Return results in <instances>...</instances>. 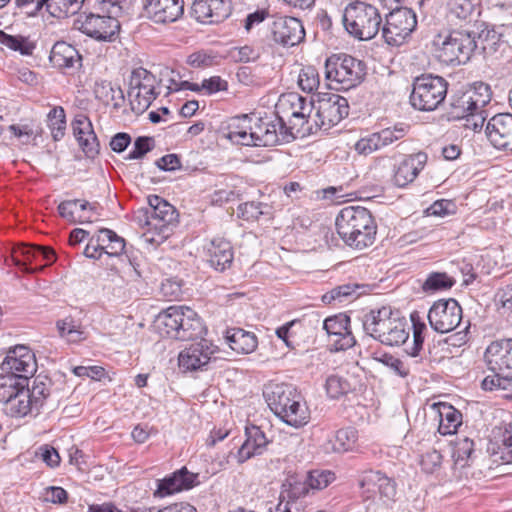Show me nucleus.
Masks as SVG:
<instances>
[{
    "label": "nucleus",
    "mask_w": 512,
    "mask_h": 512,
    "mask_svg": "<svg viewBox=\"0 0 512 512\" xmlns=\"http://www.w3.org/2000/svg\"><path fill=\"white\" fill-rule=\"evenodd\" d=\"M335 225L340 238L351 248L361 250L374 243L377 226L370 211L364 207L342 208Z\"/></svg>",
    "instance_id": "nucleus-1"
},
{
    "label": "nucleus",
    "mask_w": 512,
    "mask_h": 512,
    "mask_svg": "<svg viewBox=\"0 0 512 512\" xmlns=\"http://www.w3.org/2000/svg\"><path fill=\"white\" fill-rule=\"evenodd\" d=\"M435 56L445 64H465L477 51L471 23L436 33L431 41Z\"/></svg>",
    "instance_id": "nucleus-2"
},
{
    "label": "nucleus",
    "mask_w": 512,
    "mask_h": 512,
    "mask_svg": "<svg viewBox=\"0 0 512 512\" xmlns=\"http://www.w3.org/2000/svg\"><path fill=\"white\" fill-rule=\"evenodd\" d=\"M264 397L271 411L284 423L299 428L308 422V408L294 386L284 383L271 385L264 391Z\"/></svg>",
    "instance_id": "nucleus-3"
},
{
    "label": "nucleus",
    "mask_w": 512,
    "mask_h": 512,
    "mask_svg": "<svg viewBox=\"0 0 512 512\" xmlns=\"http://www.w3.org/2000/svg\"><path fill=\"white\" fill-rule=\"evenodd\" d=\"M364 332L387 346L404 344L409 337L405 319L395 315L391 307L372 309L362 317Z\"/></svg>",
    "instance_id": "nucleus-4"
},
{
    "label": "nucleus",
    "mask_w": 512,
    "mask_h": 512,
    "mask_svg": "<svg viewBox=\"0 0 512 512\" xmlns=\"http://www.w3.org/2000/svg\"><path fill=\"white\" fill-rule=\"evenodd\" d=\"M159 333L175 340L188 341L199 338L205 326L197 313L186 306H170L156 318Z\"/></svg>",
    "instance_id": "nucleus-5"
},
{
    "label": "nucleus",
    "mask_w": 512,
    "mask_h": 512,
    "mask_svg": "<svg viewBox=\"0 0 512 512\" xmlns=\"http://www.w3.org/2000/svg\"><path fill=\"white\" fill-rule=\"evenodd\" d=\"M343 24L351 36L361 41H368L378 34L382 17L374 5L356 0L345 7Z\"/></svg>",
    "instance_id": "nucleus-6"
},
{
    "label": "nucleus",
    "mask_w": 512,
    "mask_h": 512,
    "mask_svg": "<svg viewBox=\"0 0 512 512\" xmlns=\"http://www.w3.org/2000/svg\"><path fill=\"white\" fill-rule=\"evenodd\" d=\"M365 74V64L347 54H334L325 62L326 79L335 83V90H349L357 86Z\"/></svg>",
    "instance_id": "nucleus-7"
},
{
    "label": "nucleus",
    "mask_w": 512,
    "mask_h": 512,
    "mask_svg": "<svg viewBox=\"0 0 512 512\" xmlns=\"http://www.w3.org/2000/svg\"><path fill=\"white\" fill-rule=\"evenodd\" d=\"M448 82L441 76L421 75L413 81L411 105L420 111H433L445 100Z\"/></svg>",
    "instance_id": "nucleus-8"
},
{
    "label": "nucleus",
    "mask_w": 512,
    "mask_h": 512,
    "mask_svg": "<svg viewBox=\"0 0 512 512\" xmlns=\"http://www.w3.org/2000/svg\"><path fill=\"white\" fill-rule=\"evenodd\" d=\"M276 108L278 113H282L288 118V129L291 134L293 131L301 136L314 133L313 124L310 123L311 113L314 109L311 100L297 93H288L280 97Z\"/></svg>",
    "instance_id": "nucleus-9"
},
{
    "label": "nucleus",
    "mask_w": 512,
    "mask_h": 512,
    "mask_svg": "<svg viewBox=\"0 0 512 512\" xmlns=\"http://www.w3.org/2000/svg\"><path fill=\"white\" fill-rule=\"evenodd\" d=\"M417 26L416 14L406 7H395L386 15L382 37L389 46H401Z\"/></svg>",
    "instance_id": "nucleus-10"
},
{
    "label": "nucleus",
    "mask_w": 512,
    "mask_h": 512,
    "mask_svg": "<svg viewBox=\"0 0 512 512\" xmlns=\"http://www.w3.org/2000/svg\"><path fill=\"white\" fill-rule=\"evenodd\" d=\"M490 88L481 83L474 90L453 94L447 111L449 121L464 119L472 112L483 109L490 102Z\"/></svg>",
    "instance_id": "nucleus-11"
},
{
    "label": "nucleus",
    "mask_w": 512,
    "mask_h": 512,
    "mask_svg": "<svg viewBox=\"0 0 512 512\" xmlns=\"http://www.w3.org/2000/svg\"><path fill=\"white\" fill-rule=\"evenodd\" d=\"M156 82V77L142 67L132 71L128 97L133 111L144 112L156 99L158 95L155 91Z\"/></svg>",
    "instance_id": "nucleus-12"
},
{
    "label": "nucleus",
    "mask_w": 512,
    "mask_h": 512,
    "mask_svg": "<svg viewBox=\"0 0 512 512\" xmlns=\"http://www.w3.org/2000/svg\"><path fill=\"white\" fill-rule=\"evenodd\" d=\"M349 114V104L345 97L338 94H329L318 101L316 113L313 118V130L327 131L337 125Z\"/></svg>",
    "instance_id": "nucleus-13"
},
{
    "label": "nucleus",
    "mask_w": 512,
    "mask_h": 512,
    "mask_svg": "<svg viewBox=\"0 0 512 512\" xmlns=\"http://www.w3.org/2000/svg\"><path fill=\"white\" fill-rule=\"evenodd\" d=\"M76 24L78 29L87 36L104 42L114 41L120 30L118 19L109 14L99 15L90 13L85 16L80 15Z\"/></svg>",
    "instance_id": "nucleus-14"
},
{
    "label": "nucleus",
    "mask_w": 512,
    "mask_h": 512,
    "mask_svg": "<svg viewBox=\"0 0 512 512\" xmlns=\"http://www.w3.org/2000/svg\"><path fill=\"white\" fill-rule=\"evenodd\" d=\"M428 320L431 328L436 332L448 333L459 326L462 320V308L455 299H440L431 306Z\"/></svg>",
    "instance_id": "nucleus-15"
},
{
    "label": "nucleus",
    "mask_w": 512,
    "mask_h": 512,
    "mask_svg": "<svg viewBox=\"0 0 512 512\" xmlns=\"http://www.w3.org/2000/svg\"><path fill=\"white\" fill-rule=\"evenodd\" d=\"M487 369L512 379V338L491 342L484 352Z\"/></svg>",
    "instance_id": "nucleus-16"
},
{
    "label": "nucleus",
    "mask_w": 512,
    "mask_h": 512,
    "mask_svg": "<svg viewBox=\"0 0 512 512\" xmlns=\"http://www.w3.org/2000/svg\"><path fill=\"white\" fill-rule=\"evenodd\" d=\"M408 125L397 124L393 127L382 129L379 132L361 138L355 144V150L362 155H369L380 150L395 141L402 139L408 132Z\"/></svg>",
    "instance_id": "nucleus-17"
},
{
    "label": "nucleus",
    "mask_w": 512,
    "mask_h": 512,
    "mask_svg": "<svg viewBox=\"0 0 512 512\" xmlns=\"http://www.w3.org/2000/svg\"><path fill=\"white\" fill-rule=\"evenodd\" d=\"M143 11L156 24L174 23L184 13V0H145Z\"/></svg>",
    "instance_id": "nucleus-18"
},
{
    "label": "nucleus",
    "mask_w": 512,
    "mask_h": 512,
    "mask_svg": "<svg viewBox=\"0 0 512 512\" xmlns=\"http://www.w3.org/2000/svg\"><path fill=\"white\" fill-rule=\"evenodd\" d=\"M285 127L283 117L277 121L253 117L248 146H274L280 142L279 130Z\"/></svg>",
    "instance_id": "nucleus-19"
},
{
    "label": "nucleus",
    "mask_w": 512,
    "mask_h": 512,
    "mask_svg": "<svg viewBox=\"0 0 512 512\" xmlns=\"http://www.w3.org/2000/svg\"><path fill=\"white\" fill-rule=\"evenodd\" d=\"M230 13V0H194L190 10L191 17L203 24L219 23Z\"/></svg>",
    "instance_id": "nucleus-20"
},
{
    "label": "nucleus",
    "mask_w": 512,
    "mask_h": 512,
    "mask_svg": "<svg viewBox=\"0 0 512 512\" xmlns=\"http://www.w3.org/2000/svg\"><path fill=\"white\" fill-rule=\"evenodd\" d=\"M323 329L331 338L336 351L347 350L356 343L350 328V318L346 314H338L323 321Z\"/></svg>",
    "instance_id": "nucleus-21"
},
{
    "label": "nucleus",
    "mask_w": 512,
    "mask_h": 512,
    "mask_svg": "<svg viewBox=\"0 0 512 512\" xmlns=\"http://www.w3.org/2000/svg\"><path fill=\"white\" fill-rule=\"evenodd\" d=\"M216 351V346L202 338L199 342L191 344L180 352L178 357L179 367L184 371L201 370L209 363L211 356Z\"/></svg>",
    "instance_id": "nucleus-22"
},
{
    "label": "nucleus",
    "mask_w": 512,
    "mask_h": 512,
    "mask_svg": "<svg viewBox=\"0 0 512 512\" xmlns=\"http://www.w3.org/2000/svg\"><path fill=\"white\" fill-rule=\"evenodd\" d=\"M273 40L283 46H295L305 37L301 21L295 17H276L271 25Z\"/></svg>",
    "instance_id": "nucleus-23"
},
{
    "label": "nucleus",
    "mask_w": 512,
    "mask_h": 512,
    "mask_svg": "<svg viewBox=\"0 0 512 512\" xmlns=\"http://www.w3.org/2000/svg\"><path fill=\"white\" fill-rule=\"evenodd\" d=\"M150 215L146 219H150L152 227L163 238H166L171 229L170 225L176 220L177 214L175 208L167 201L157 195L148 198Z\"/></svg>",
    "instance_id": "nucleus-24"
},
{
    "label": "nucleus",
    "mask_w": 512,
    "mask_h": 512,
    "mask_svg": "<svg viewBox=\"0 0 512 512\" xmlns=\"http://www.w3.org/2000/svg\"><path fill=\"white\" fill-rule=\"evenodd\" d=\"M486 134L491 144L505 151H512V114L500 113L487 123Z\"/></svg>",
    "instance_id": "nucleus-25"
},
{
    "label": "nucleus",
    "mask_w": 512,
    "mask_h": 512,
    "mask_svg": "<svg viewBox=\"0 0 512 512\" xmlns=\"http://www.w3.org/2000/svg\"><path fill=\"white\" fill-rule=\"evenodd\" d=\"M36 363L34 354L24 345L15 346L10 349L4 361L1 364L3 372L13 375H22L35 371Z\"/></svg>",
    "instance_id": "nucleus-26"
},
{
    "label": "nucleus",
    "mask_w": 512,
    "mask_h": 512,
    "mask_svg": "<svg viewBox=\"0 0 512 512\" xmlns=\"http://www.w3.org/2000/svg\"><path fill=\"white\" fill-rule=\"evenodd\" d=\"M359 484L364 493H379L380 497L386 499V501L394 500L396 495L395 482L380 471L369 470L363 472Z\"/></svg>",
    "instance_id": "nucleus-27"
},
{
    "label": "nucleus",
    "mask_w": 512,
    "mask_h": 512,
    "mask_svg": "<svg viewBox=\"0 0 512 512\" xmlns=\"http://www.w3.org/2000/svg\"><path fill=\"white\" fill-rule=\"evenodd\" d=\"M72 130L77 142L88 157L99 152V142L90 119L84 114H77L72 122Z\"/></svg>",
    "instance_id": "nucleus-28"
},
{
    "label": "nucleus",
    "mask_w": 512,
    "mask_h": 512,
    "mask_svg": "<svg viewBox=\"0 0 512 512\" xmlns=\"http://www.w3.org/2000/svg\"><path fill=\"white\" fill-rule=\"evenodd\" d=\"M471 29L477 45L476 53L491 55L504 44L502 34L485 22H474L471 24Z\"/></svg>",
    "instance_id": "nucleus-29"
},
{
    "label": "nucleus",
    "mask_w": 512,
    "mask_h": 512,
    "mask_svg": "<svg viewBox=\"0 0 512 512\" xmlns=\"http://www.w3.org/2000/svg\"><path fill=\"white\" fill-rule=\"evenodd\" d=\"M427 162L425 153H416L404 158L397 166L394 173V183L398 187H405L412 183Z\"/></svg>",
    "instance_id": "nucleus-30"
},
{
    "label": "nucleus",
    "mask_w": 512,
    "mask_h": 512,
    "mask_svg": "<svg viewBox=\"0 0 512 512\" xmlns=\"http://www.w3.org/2000/svg\"><path fill=\"white\" fill-rule=\"evenodd\" d=\"M207 261L217 271H224L232 264L234 253L231 243L224 238H214L206 247Z\"/></svg>",
    "instance_id": "nucleus-31"
},
{
    "label": "nucleus",
    "mask_w": 512,
    "mask_h": 512,
    "mask_svg": "<svg viewBox=\"0 0 512 512\" xmlns=\"http://www.w3.org/2000/svg\"><path fill=\"white\" fill-rule=\"evenodd\" d=\"M197 483L198 474L191 473L186 467H182L171 476L159 481L157 494L164 497L184 489H190Z\"/></svg>",
    "instance_id": "nucleus-32"
},
{
    "label": "nucleus",
    "mask_w": 512,
    "mask_h": 512,
    "mask_svg": "<svg viewBox=\"0 0 512 512\" xmlns=\"http://www.w3.org/2000/svg\"><path fill=\"white\" fill-rule=\"evenodd\" d=\"M96 206L88 201L65 200L58 205L59 215L72 223L92 222Z\"/></svg>",
    "instance_id": "nucleus-33"
},
{
    "label": "nucleus",
    "mask_w": 512,
    "mask_h": 512,
    "mask_svg": "<svg viewBox=\"0 0 512 512\" xmlns=\"http://www.w3.org/2000/svg\"><path fill=\"white\" fill-rule=\"evenodd\" d=\"M81 55L78 50L64 41L56 42L50 52L49 60L58 69H79Z\"/></svg>",
    "instance_id": "nucleus-34"
},
{
    "label": "nucleus",
    "mask_w": 512,
    "mask_h": 512,
    "mask_svg": "<svg viewBox=\"0 0 512 512\" xmlns=\"http://www.w3.org/2000/svg\"><path fill=\"white\" fill-rule=\"evenodd\" d=\"M246 440L238 450V462L243 463L255 454H260L268 440L264 432L257 426L246 427Z\"/></svg>",
    "instance_id": "nucleus-35"
},
{
    "label": "nucleus",
    "mask_w": 512,
    "mask_h": 512,
    "mask_svg": "<svg viewBox=\"0 0 512 512\" xmlns=\"http://www.w3.org/2000/svg\"><path fill=\"white\" fill-rule=\"evenodd\" d=\"M225 338L229 347L237 353L249 354L257 347V337L254 333L241 328H229L226 330Z\"/></svg>",
    "instance_id": "nucleus-36"
},
{
    "label": "nucleus",
    "mask_w": 512,
    "mask_h": 512,
    "mask_svg": "<svg viewBox=\"0 0 512 512\" xmlns=\"http://www.w3.org/2000/svg\"><path fill=\"white\" fill-rule=\"evenodd\" d=\"M439 415L438 432L441 435H452L462 424V413L447 403L436 405Z\"/></svg>",
    "instance_id": "nucleus-37"
},
{
    "label": "nucleus",
    "mask_w": 512,
    "mask_h": 512,
    "mask_svg": "<svg viewBox=\"0 0 512 512\" xmlns=\"http://www.w3.org/2000/svg\"><path fill=\"white\" fill-rule=\"evenodd\" d=\"M93 92L96 99L104 105H112L114 109H119L124 104L125 98L122 89L107 80H97Z\"/></svg>",
    "instance_id": "nucleus-38"
},
{
    "label": "nucleus",
    "mask_w": 512,
    "mask_h": 512,
    "mask_svg": "<svg viewBox=\"0 0 512 512\" xmlns=\"http://www.w3.org/2000/svg\"><path fill=\"white\" fill-rule=\"evenodd\" d=\"M5 411L11 417H24L28 414H38L39 408L34 407V401L29 396V391L26 388L20 390L12 399L5 404Z\"/></svg>",
    "instance_id": "nucleus-39"
},
{
    "label": "nucleus",
    "mask_w": 512,
    "mask_h": 512,
    "mask_svg": "<svg viewBox=\"0 0 512 512\" xmlns=\"http://www.w3.org/2000/svg\"><path fill=\"white\" fill-rule=\"evenodd\" d=\"M28 387V377L4 372L0 374V402L6 404L21 389Z\"/></svg>",
    "instance_id": "nucleus-40"
},
{
    "label": "nucleus",
    "mask_w": 512,
    "mask_h": 512,
    "mask_svg": "<svg viewBox=\"0 0 512 512\" xmlns=\"http://www.w3.org/2000/svg\"><path fill=\"white\" fill-rule=\"evenodd\" d=\"M310 488L306 476L289 475L281 486L280 495L294 502L309 494Z\"/></svg>",
    "instance_id": "nucleus-41"
},
{
    "label": "nucleus",
    "mask_w": 512,
    "mask_h": 512,
    "mask_svg": "<svg viewBox=\"0 0 512 512\" xmlns=\"http://www.w3.org/2000/svg\"><path fill=\"white\" fill-rule=\"evenodd\" d=\"M252 120L253 117L248 115L232 119L229 124L228 138L237 144L248 146Z\"/></svg>",
    "instance_id": "nucleus-42"
},
{
    "label": "nucleus",
    "mask_w": 512,
    "mask_h": 512,
    "mask_svg": "<svg viewBox=\"0 0 512 512\" xmlns=\"http://www.w3.org/2000/svg\"><path fill=\"white\" fill-rule=\"evenodd\" d=\"M85 0H41L36 9H41L44 5L47 11L54 17L67 16L78 11Z\"/></svg>",
    "instance_id": "nucleus-43"
},
{
    "label": "nucleus",
    "mask_w": 512,
    "mask_h": 512,
    "mask_svg": "<svg viewBox=\"0 0 512 512\" xmlns=\"http://www.w3.org/2000/svg\"><path fill=\"white\" fill-rule=\"evenodd\" d=\"M52 381L47 376L37 375L33 378L31 387L28 384L26 390L29 391V396L34 401V407L39 410L44 406V403L50 395Z\"/></svg>",
    "instance_id": "nucleus-44"
},
{
    "label": "nucleus",
    "mask_w": 512,
    "mask_h": 512,
    "mask_svg": "<svg viewBox=\"0 0 512 512\" xmlns=\"http://www.w3.org/2000/svg\"><path fill=\"white\" fill-rule=\"evenodd\" d=\"M358 432L355 428L347 427L336 432L332 442V449L337 453L352 451L356 447Z\"/></svg>",
    "instance_id": "nucleus-45"
},
{
    "label": "nucleus",
    "mask_w": 512,
    "mask_h": 512,
    "mask_svg": "<svg viewBox=\"0 0 512 512\" xmlns=\"http://www.w3.org/2000/svg\"><path fill=\"white\" fill-rule=\"evenodd\" d=\"M0 43L22 55H32L35 44L23 36H13L0 30Z\"/></svg>",
    "instance_id": "nucleus-46"
},
{
    "label": "nucleus",
    "mask_w": 512,
    "mask_h": 512,
    "mask_svg": "<svg viewBox=\"0 0 512 512\" xmlns=\"http://www.w3.org/2000/svg\"><path fill=\"white\" fill-rule=\"evenodd\" d=\"M237 214L246 221H257L261 215L271 216V207L261 202H246L238 206Z\"/></svg>",
    "instance_id": "nucleus-47"
},
{
    "label": "nucleus",
    "mask_w": 512,
    "mask_h": 512,
    "mask_svg": "<svg viewBox=\"0 0 512 512\" xmlns=\"http://www.w3.org/2000/svg\"><path fill=\"white\" fill-rule=\"evenodd\" d=\"M48 126L51 129L52 137L55 141L60 140L66 129L65 111L61 106H56L50 110L47 116Z\"/></svg>",
    "instance_id": "nucleus-48"
},
{
    "label": "nucleus",
    "mask_w": 512,
    "mask_h": 512,
    "mask_svg": "<svg viewBox=\"0 0 512 512\" xmlns=\"http://www.w3.org/2000/svg\"><path fill=\"white\" fill-rule=\"evenodd\" d=\"M372 359L375 362H378L386 366L400 377H406L409 373L408 369H406L403 362L389 353L382 351L373 352Z\"/></svg>",
    "instance_id": "nucleus-49"
},
{
    "label": "nucleus",
    "mask_w": 512,
    "mask_h": 512,
    "mask_svg": "<svg viewBox=\"0 0 512 512\" xmlns=\"http://www.w3.org/2000/svg\"><path fill=\"white\" fill-rule=\"evenodd\" d=\"M319 84V73L315 67L305 66L301 69L298 76V85L302 91L312 93L318 89Z\"/></svg>",
    "instance_id": "nucleus-50"
},
{
    "label": "nucleus",
    "mask_w": 512,
    "mask_h": 512,
    "mask_svg": "<svg viewBox=\"0 0 512 512\" xmlns=\"http://www.w3.org/2000/svg\"><path fill=\"white\" fill-rule=\"evenodd\" d=\"M454 280L446 273L434 272L431 273L422 285L425 292L439 291L451 288Z\"/></svg>",
    "instance_id": "nucleus-51"
},
{
    "label": "nucleus",
    "mask_w": 512,
    "mask_h": 512,
    "mask_svg": "<svg viewBox=\"0 0 512 512\" xmlns=\"http://www.w3.org/2000/svg\"><path fill=\"white\" fill-rule=\"evenodd\" d=\"M474 451V442L473 440L464 437L458 439L455 442L454 450H453V458L455 464H459L461 467L466 465L467 460L471 457Z\"/></svg>",
    "instance_id": "nucleus-52"
},
{
    "label": "nucleus",
    "mask_w": 512,
    "mask_h": 512,
    "mask_svg": "<svg viewBox=\"0 0 512 512\" xmlns=\"http://www.w3.org/2000/svg\"><path fill=\"white\" fill-rule=\"evenodd\" d=\"M310 491L326 488L335 479L334 473L328 470H314L306 476Z\"/></svg>",
    "instance_id": "nucleus-53"
},
{
    "label": "nucleus",
    "mask_w": 512,
    "mask_h": 512,
    "mask_svg": "<svg viewBox=\"0 0 512 512\" xmlns=\"http://www.w3.org/2000/svg\"><path fill=\"white\" fill-rule=\"evenodd\" d=\"M349 383L337 375H331L326 380V391L330 398L338 399L349 391Z\"/></svg>",
    "instance_id": "nucleus-54"
},
{
    "label": "nucleus",
    "mask_w": 512,
    "mask_h": 512,
    "mask_svg": "<svg viewBox=\"0 0 512 512\" xmlns=\"http://www.w3.org/2000/svg\"><path fill=\"white\" fill-rule=\"evenodd\" d=\"M154 147V139L152 137H138L133 145V149L129 152L126 159L134 160L141 159L143 156L151 151Z\"/></svg>",
    "instance_id": "nucleus-55"
},
{
    "label": "nucleus",
    "mask_w": 512,
    "mask_h": 512,
    "mask_svg": "<svg viewBox=\"0 0 512 512\" xmlns=\"http://www.w3.org/2000/svg\"><path fill=\"white\" fill-rule=\"evenodd\" d=\"M356 289L358 286H352L349 284L338 286L332 289L330 292L324 294L322 296V301L324 303H331L334 300H338L339 302L344 301L349 296H352L356 293Z\"/></svg>",
    "instance_id": "nucleus-56"
},
{
    "label": "nucleus",
    "mask_w": 512,
    "mask_h": 512,
    "mask_svg": "<svg viewBox=\"0 0 512 512\" xmlns=\"http://www.w3.org/2000/svg\"><path fill=\"white\" fill-rule=\"evenodd\" d=\"M217 57L206 51H197L190 54L187 63L194 68L211 67L217 63Z\"/></svg>",
    "instance_id": "nucleus-57"
},
{
    "label": "nucleus",
    "mask_w": 512,
    "mask_h": 512,
    "mask_svg": "<svg viewBox=\"0 0 512 512\" xmlns=\"http://www.w3.org/2000/svg\"><path fill=\"white\" fill-rule=\"evenodd\" d=\"M198 87V92L203 91L206 95H212L220 91H226L228 83L220 76H212L208 79H204L200 85L198 84Z\"/></svg>",
    "instance_id": "nucleus-58"
},
{
    "label": "nucleus",
    "mask_w": 512,
    "mask_h": 512,
    "mask_svg": "<svg viewBox=\"0 0 512 512\" xmlns=\"http://www.w3.org/2000/svg\"><path fill=\"white\" fill-rule=\"evenodd\" d=\"M442 463V455L436 450L428 451L421 457L420 465L425 473H434Z\"/></svg>",
    "instance_id": "nucleus-59"
},
{
    "label": "nucleus",
    "mask_w": 512,
    "mask_h": 512,
    "mask_svg": "<svg viewBox=\"0 0 512 512\" xmlns=\"http://www.w3.org/2000/svg\"><path fill=\"white\" fill-rule=\"evenodd\" d=\"M512 383V379L505 378L504 375L493 373V375L486 376L481 383V387L486 391H493L495 389H507L508 385Z\"/></svg>",
    "instance_id": "nucleus-60"
},
{
    "label": "nucleus",
    "mask_w": 512,
    "mask_h": 512,
    "mask_svg": "<svg viewBox=\"0 0 512 512\" xmlns=\"http://www.w3.org/2000/svg\"><path fill=\"white\" fill-rule=\"evenodd\" d=\"M449 7L451 14L459 19H466L474 10L472 0H450Z\"/></svg>",
    "instance_id": "nucleus-61"
},
{
    "label": "nucleus",
    "mask_w": 512,
    "mask_h": 512,
    "mask_svg": "<svg viewBox=\"0 0 512 512\" xmlns=\"http://www.w3.org/2000/svg\"><path fill=\"white\" fill-rule=\"evenodd\" d=\"M126 3L127 0H98L99 10L116 18L122 14Z\"/></svg>",
    "instance_id": "nucleus-62"
},
{
    "label": "nucleus",
    "mask_w": 512,
    "mask_h": 512,
    "mask_svg": "<svg viewBox=\"0 0 512 512\" xmlns=\"http://www.w3.org/2000/svg\"><path fill=\"white\" fill-rule=\"evenodd\" d=\"M495 300L503 313H512V285H507L498 290Z\"/></svg>",
    "instance_id": "nucleus-63"
},
{
    "label": "nucleus",
    "mask_w": 512,
    "mask_h": 512,
    "mask_svg": "<svg viewBox=\"0 0 512 512\" xmlns=\"http://www.w3.org/2000/svg\"><path fill=\"white\" fill-rule=\"evenodd\" d=\"M502 445L499 447L501 450V459L509 463L512 461V427L510 430L506 429L502 435Z\"/></svg>",
    "instance_id": "nucleus-64"
}]
</instances>
